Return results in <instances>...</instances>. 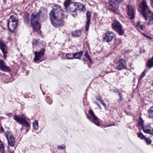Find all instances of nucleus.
Listing matches in <instances>:
<instances>
[{
  "label": "nucleus",
  "instance_id": "obj_1",
  "mask_svg": "<svg viewBox=\"0 0 153 153\" xmlns=\"http://www.w3.org/2000/svg\"><path fill=\"white\" fill-rule=\"evenodd\" d=\"M40 19L39 14L38 13H33L32 14L31 23L34 29L38 31L41 28V25L38 21Z\"/></svg>",
  "mask_w": 153,
  "mask_h": 153
},
{
  "label": "nucleus",
  "instance_id": "obj_2",
  "mask_svg": "<svg viewBox=\"0 0 153 153\" xmlns=\"http://www.w3.org/2000/svg\"><path fill=\"white\" fill-rule=\"evenodd\" d=\"M138 5L140 8V12L146 21L149 14L151 13V10L146 2L144 1L139 4Z\"/></svg>",
  "mask_w": 153,
  "mask_h": 153
},
{
  "label": "nucleus",
  "instance_id": "obj_3",
  "mask_svg": "<svg viewBox=\"0 0 153 153\" xmlns=\"http://www.w3.org/2000/svg\"><path fill=\"white\" fill-rule=\"evenodd\" d=\"M64 5L65 11L70 13L74 17L77 16V12L75 10L74 4H71L70 0H66L64 3Z\"/></svg>",
  "mask_w": 153,
  "mask_h": 153
},
{
  "label": "nucleus",
  "instance_id": "obj_4",
  "mask_svg": "<svg viewBox=\"0 0 153 153\" xmlns=\"http://www.w3.org/2000/svg\"><path fill=\"white\" fill-rule=\"evenodd\" d=\"M18 21L16 15H12L7 23V27L10 31H13L16 28Z\"/></svg>",
  "mask_w": 153,
  "mask_h": 153
},
{
  "label": "nucleus",
  "instance_id": "obj_5",
  "mask_svg": "<svg viewBox=\"0 0 153 153\" xmlns=\"http://www.w3.org/2000/svg\"><path fill=\"white\" fill-rule=\"evenodd\" d=\"M61 11L62 9L59 5H55L53 9L50 13V19L52 20L55 19V18H58L59 14H61Z\"/></svg>",
  "mask_w": 153,
  "mask_h": 153
},
{
  "label": "nucleus",
  "instance_id": "obj_6",
  "mask_svg": "<svg viewBox=\"0 0 153 153\" xmlns=\"http://www.w3.org/2000/svg\"><path fill=\"white\" fill-rule=\"evenodd\" d=\"M88 119L98 126H99L100 123L97 117L95 115L93 111L91 110L88 111V114H87Z\"/></svg>",
  "mask_w": 153,
  "mask_h": 153
},
{
  "label": "nucleus",
  "instance_id": "obj_7",
  "mask_svg": "<svg viewBox=\"0 0 153 153\" xmlns=\"http://www.w3.org/2000/svg\"><path fill=\"white\" fill-rule=\"evenodd\" d=\"M112 28L116 31L119 35H122L124 33V31L122 29V26L117 20H115L112 24Z\"/></svg>",
  "mask_w": 153,
  "mask_h": 153
},
{
  "label": "nucleus",
  "instance_id": "obj_8",
  "mask_svg": "<svg viewBox=\"0 0 153 153\" xmlns=\"http://www.w3.org/2000/svg\"><path fill=\"white\" fill-rule=\"evenodd\" d=\"M5 134L9 145L10 146L13 147L15 143L13 134L10 131H6Z\"/></svg>",
  "mask_w": 153,
  "mask_h": 153
},
{
  "label": "nucleus",
  "instance_id": "obj_9",
  "mask_svg": "<svg viewBox=\"0 0 153 153\" xmlns=\"http://www.w3.org/2000/svg\"><path fill=\"white\" fill-rule=\"evenodd\" d=\"M45 48H41L39 51H35L34 52L35 55L33 60L35 62H36L39 60L42 57H43L44 55Z\"/></svg>",
  "mask_w": 153,
  "mask_h": 153
},
{
  "label": "nucleus",
  "instance_id": "obj_10",
  "mask_svg": "<svg viewBox=\"0 0 153 153\" xmlns=\"http://www.w3.org/2000/svg\"><path fill=\"white\" fill-rule=\"evenodd\" d=\"M123 0H111L109 2V4L111 6V10L113 12H115L118 9L117 4L121 2Z\"/></svg>",
  "mask_w": 153,
  "mask_h": 153
},
{
  "label": "nucleus",
  "instance_id": "obj_11",
  "mask_svg": "<svg viewBox=\"0 0 153 153\" xmlns=\"http://www.w3.org/2000/svg\"><path fill=\"white\" fill-rule=\"evenodd\" d=\"M115 34L112 32L107 33L105 36L102 38V40L104 42H109L111 41L113 39H116Z\"/></svg>",
  "mask_w": 153,
  "mask_h": 153
},
{
  "label": "nucleus",
  "instance_id": "obj_12",
  "mask_svg": "<svg viewBox=\"0 0 153 153\" xmlns=\"http://www.w3.org/2000/svg\"><path fill=\"white\" fill-rule=\"evenodd\" d=\"M75 10L78 11L79 13H83L85 11L86 8L85 5L81 3H76L74 4Z\"/></svg>",
  "mask_w": 153,
  "mask_h": 153
},
{
  "label": "nucleus",
  "instance_id": "obj_13",
  "mask_svg": "<svg viewBox=\"0 0 153 153\" xmlns=\"http://www.w3.org/2000/svg\"><path fill=\"white\" fill-rule=\"evenodd\" d=\"M126 64L125 60L123 59H120L117 62L116 69L120 71L126 68Z\"/></svg>",
  "mask_w": 153,
  "mask_h": 153
},
{
  "label": "nucleus",
  "instance_id": "obj_14",
  "mask_svg": "<svg viewBox=\"0 0 153 153\" xmlns=\"http://www.w3.org/2000/svg\"><path fill=\"white\" fill-rule=\"evenodd\" d=\"M0 69L4 72H9L11 70L10 68L7 66L3 60H0Z\"/></svg>",
  "mask_w": 153,
  "mask_h": 153
},
{
  "label": "nucleus",
  "instance_id": "obj_15",
  "mask_svg": "<svg viewBox=\"0 0 153 153\" xmlns=\"http://www.w3.org/2000/svg\"><path fill=\"white\" fill-rule=\"evenodd\" d=\"M57 18H55L54 19L50 20L52 25L55 27H57L59 26H62L63 25V22L61 19L57 20Z\"/></svg>",
  "mask_w": 153,
  "mask_h": 153
},
{
  "label": "nucleus",
  "instance_id": "obj_16",
  "mask_svg": "<svg viewBox=\"0 0 153 153\" xmlns=\"http://www.w3.org/2000/svg\"><path fill=\"white\" fill-rule=\"evenodd\" d=\"M128 11L127 14L129 18L132 20L134 18V9L132 6L128 5L127 6Z\"/></svg>",
  "mask_w": 153,
  "mask_h": 153
},
{
  "label": "nucleus",
  "instance_id": "obj_17",
  "mask_svg": "<svg viewBox=\"0 0 153 153\" xmlns=\"http://www.w3.org/2000/svg\"><path fill=\"white\" fill-rule=\"evenodd\" d=\"M143 131L146 133H149L153 135V128L150 125H147L141 127Z\"/></svg>",
  "mask_w": 153,
  "mask_h": 153
},
{
  "label": "nucleus",
  "instance_id": "obj_18",
  "mask_svg": "<svg viewBox=\"0 0 153 153\" xmlns=\"http://www.w3.org/2000/svg\"><path fill=\"white\" fill-rule=\"evenodd\" d=\"M91 17V13L90 12L88 11L86 13V19L87 21L86 22V25L85 26V30L87 31L88 30L90 23V20Z\"/></svg>",
  "mask_w": 153,
  "mask_h": 153
},
{
  "label": "nucleus",
  "instance_id": "obj_19",
  "mask_svg": "<svg viewBox=\"0 0 153 153\" xmlns=\"http://www.w3.org/2000/svg\"><path fill=\"white\" fill-rule=\"evenodd\" d=\"M14 119L18 122L26 120L27 119L26 116L24 114H22L20 117H19L16 115H14Z\"/></svg>",
  "mask_w": 153,
  "mask_h": 153
},
{
  "label": "nucleus",
  "instance_id": "obj_20",
  "mask_svg": "<svg viewBox=\"0 0 153 153\" xmlns=\"http://www.w3.org/2000/svg\"><path fill=\"white\" fill-rule=\"evenodd\" d=\"M144 120L141 117H140L138 118V124L136 125L137 126L140 128H141L143 127L144 125Z\"/></svg>",
  "mask_w": 153,
  "mask_h": 153
},
{
  "label": "nucleus",
  "instance_id": "obj_21",
  "mask_svg": "<svg viewBox=\"0 0 153 153\" xmlns=\"http://www.w3.org/2000/svg\"><path fill=\"white\" fill-rule=\"evenodd\" d=\"M82 32L80 30H76L73 32L71 34L74 37H79L81 35Z\"/></svg>",
  "mask_w": 153,
  "mask_h": 153
},
{
  "label": "nucleus",
  "instance_id": "obj_22",
  "mask_svg": "<svg viewBox=\"0 0 153 153\" xmlns=\"http://www.w3.org/2000/svg\"><path fill=\"white\" fill-rule=\"evenodd\" d=\"M83 53V51H81L79 52L73 53L74 58L80 59Z\"/></svg>",
  "mask_w": 153,
  "mask_h": 153
},
{
  "label": "nucleus",
  "instance_id": "obj_23",
  "mask_svg": "<svg viewBox=\"0 0 153 153\" xmlns=\"http://www.w3.org/2000/svg\"><path fill=\"white\" fill-rule=\"evenodd\" d=\"M149 118L153 119V107H151L148 111Z\"/></svg>",
  "mask_w": 153,
  "mask_h": 153
},
{
  "label": "nucleus",
  "instance_id": "obj_24",
  "mask_svg": "<svg viewBox=\"0 0 153 153\" xmlns=\"http://www.w3.org/2000/svg\"><path fill=\"white\" fill-rule=\"evenodd\" d=\"M146 65L147 67L149 68L153 67V56L151 59L148 61Z\"/></svg>",
  "mask_w": 153,
  "mask_h": 153
},
{
  "label": "nucleus",
  "instance_id": "obj_25",
  "mask_svg": "<svg viewBox=\"0 0 153 153\" xmlns=\"http://www.w3.org/2000/svg\"><path fill=\"white\" fill-rule=\"evenodd\" d=\"M18 123L22 125L23 126L29 128L30 126L29 123L26 121V120L20 121Z\"/></svg>",
  "mask_w": 153,
  "mask_h": 153
},
{
  "label": "nucleus",
  "instance_id": "obj_26",
  "mask_svg": "<svg viewBox=\"0 0 153 153\" xmlns=\"http://www.w3.org/2000/svg\"><path fill=\"white\" fill-rule=\"evenodd\" d=\"M149 14L150 15L149 16V20L148 24L149 25H153V12Z\"/></svg>",
  "mask_w": 153,
  "mask_h": 153
},
{
  "label": "nucleus",
  "instance_id": "obj_27",
  "mask_svg": "<svg viewBox=\"0 0 153 153\" xmlns=\"http://www.w3.org/2000/svg\"><path fill=\"white\" fill-rule=\"evenodd\" d=\"M33 128L36 130H37L38 128V121L35 120L33 123Z\"/></svg>",
  "mask_w": 153,
  "mask_h": 153
},
{
  "label": "nucleus",
  "instance_id": "obj_28",
  "mask_svg": "<svg viewBox=\"0 0 153 153\" xmlns=\"http://www.w3.org/2000/svg\"><path fill=\"white\" fill-rule=\"evenodd\" d=\"M137 137L142 140H144L146 139V137L144 135L142 132H140L137 134Z\"/></svg>",
  "mask_w": 153,
  "mask_h": 153
},
{
  "label": "nucleus",
  "instance_id": "obj_29",
  "mask_svg": "<svg viewBox=\"0 0 153 153\" xmlns=\"http://www.w3.org/2000/svg\"><path fill=\"white\" fill-rule=\"evenodd\" d=\"M84 56L89 61L90 63V64H91L92 63L91 60L89 56V54L88 53V51H85V54H84Z\"/></svg>",
  "mask_w": 153,
  "mask_h": 153
},
{
  "label": "nucleus",
  "instance_id": "obj_30",
  "mask_svg": "<svg viewBox=\"0 0 153 153\" xmlns=\"http://www.w3.org/2000/svg\"><path fill=\"white\" fill-rule=\"evenodd\" d=\"M24 19L25 22L27 23L28 24H29V22L28 15H25L24 17Z\"/></svg>",
  "mask_w": 153,
  "mask_h": 153
},
{
  "label": "nucleus",
  "instance_id": "obj_31",
  "mask_svg": "<svg viewBox=\"0 0 153 153\" xmlns=\"http://www.w3.org/2000/svg\"><path fill=\"white\" fill-rule=\"evenodd\" d=\"M73 54L69 53L66 55V58L68 59H74Z\"/></svg>",
  "mask_w": 153,
  "mask_h": 153
},
{
  "label": "nucleus",
  "instance_id": "obj_32",
  "mask_svg": "<svg viewBox=\"0 0 153 153\" xmlns=\"http://www.w3.org/2000/svg\"><path fill=\"white\" fill-rule=\"evenodd\" d=\"M65 147V146L63 144L61 145H58L57 146V149L60 150L64 149Z\"/></svg>",
  "mask_w": 153,
  "mask_h": 153
},
{
  "label": "nucleus",
  "instance_id": "obj_33",
  "mask_svg": "<svg viewBox=\"0 0 153 153\" xmlns=\"http://www.w3.org/2000/svg\"><path fill=\"white\" fill-rule=\"evenodd\" d=\"M147 72V70L145 69L142 73V74L140 76V79H142L144 76L146 74Z\"/></svg>",
  "mask_w": 153,
  "mask_h": 153
},
{
  "label": "nucleus",
  "instance_id": "obj_34",
  "mask_svg": "<svg viewBox=\"0 0 153 153\" xmlns=\"http://www.w3.org/2000/svg\"><path fill=\"white\" fill-rule=\"evenodd\" d=\"M6 47L5 44L1 40H0V48H4Z\"/></svg>",
  "mask_w": 153,
  "mask_h": 153
},
{
  "label": "nucleus",
  "instance_id": "obj_35",
  "mask_svg": "<svg viewBox=\"0 0 153 153\" xmlns=\"http://www.w3.org/2000/svg\"><path fill=\"white\" fill-rule=\"evenodd\" d=\"M47 102L49 104H51L52 102V100L49 97H47Z\"/></svg>",
  "mask_w": 153,
  "mask_h": 153
},
{
  "label": "nucleus",
  "instance_id": "obj_36",
  "mask_svg": "<svg viewBox=\"0 0 153 153\" xmlns=\"http://www.w3.org/2000/svg\"><path fill=\"white\" fill-rule=\"evenodd\" d=\"M144 140H146V142L147 144L148 145L150 144L151 143V140L149 138H146V139H144Z\"/></svg>",
  "mask_w": 153,
  "mask_h": 153
},
{
  "label": "nucleus",
  "instance_id": "obj_37",
  "mask_svg": "<svg viewBox=\"0 0 153 153\" xmlns=\"http://www.w3.org/2000/svg\"><path fill=\"white\" fill-rule=\"evenodd\" d=\"M39 40H36V39H34L32 41V44L33 45H37L38 44L39 42Z\"/></svg>",
  "mask_w": 153,
  "mask_h": 153
},
{
  "label": "nucleus",
  "instance_id": "obj_38",
  "mask_svg": "<svg viewBox=\"0 0 153 153\" xmlns=\"http://www.w3.org/2000/svg\"><path fill=\"white\" fill-rule=\"evenodd\" d=\"M142 34L143 35H144L145 36V37H146V38H147L148 39H149L150 40H151V41L153 40V38L147 35H146L144 33H143Z\"/></svg>",
  "mask_w": 153,
  "mask_h": 153
},
{
  "label": "nucleus",
  "instance_id": "obj_39",
  "mask_svg": "<svg viewBox=\"0 0 153 153\" xmlns=\"http://www.w3.org/2000/svg\"><path fill=\"white\" fill-rule=\"evenodd\" d=\"M96 99L100 102L102 101L101 97L99 95L96 96L95 97Z\"/></svg>",
  "mask_w": 153,
  "mask_h": 153
},
{
  "label": "nucleus",
  "instance_id": "obj_40",
  "mask_svg": "<svg viewBox=\"0 0 153 153\" xmlns=\"http://www.w3.org/2000/svg\"><path fill=\"white\" fill-rule=\"evenodd\" d=\"M118 94L120 97V98L118 100V101L120 102L123 100V96L120 92H118Z\"/></svg>",
  "mask_w": 153,
  "mask_h": 153
},
{
  "label": "nucleus",
  "instance_id": "obj_41",
  "mask_svg": "<svg viewBox=\"0 0 153 153\" xmlns=\"http://www.w3.org/2000/svg\"><path fill=\"white\" fill-rule=\"evenodd\" d=\"M3 55L6 54L7 53V51L5 50V48H0Z\"/></svg>",
  "mask_w": 153,
  "mask_h": 153
},
{
  "label": "nucleus",
  "instance_id": "obj_42",
  "mask_svg": "<svg viewBox=\"0 0 153 153\" xmlns=\"http://www.w3.org/2000/svg\"><path fill=\"white\" fill-rule=\"evenodd\" d=\"M141 25V22L140 21H138L137 22L136 26V28L137 29H139V26H140Z\"/></svg>",
  "mask_w": 153,
  "mask_h": 153
},
{
  "label": "nucleus",
  "instance_id": "obj_43",
  "mask_svg": "<svg viewBox=\"0 0 153 153\" xmlns=\"http://www.w3.org/2000/svg\"><path fill=\"white\" fill-rule=\"evenodd\" d=\"M128 125L129 128L131 129H132L134 127L133 123H129Z\"/></svg>",
  "mask_w": 153,
  "mask_h": 153
},
{
  "label": "nucleus",
  "instance_id": "obj_44",
  "mask_svg": "<svg viewBox=\"0 0 153 153\" xmlns=\"http://www.w3.org/2000/svg\"><path fill=\"white\" fill-rule=\"evenodd\" d=\"M143 26L142 25H140V26H139V29H138V30H143Z\"/></svg>",
  "mask_w": 153,
  "mask_h": 153
},
{
  "label": "nucleus",
  "instance_id": "obj_45",
  "mask_svg": "<svg viewBox=\"0 0 153 153\" xmlns=\"http://www.w3.org/2000/svg\"><path fill=\"white\" fill-rule=\"evenodd\" d=\"M94 103L97 105V106L100 109H101V107L100 105L98 103H97V102H94Z\"/></svg>",
  "mask_w": 153,
  "mask_h": 153
},
{
  "label": "nucleus",
  "instance_id": "obj_46",
  "mask_svg": "<svg viewBox=\"0 0 153 153\" xmlns=\"http://www.w3.org/2000/svg\"><path fill=\"white\" fill-rule=\"evenodd\" d=\"M100 102L101 103V104L105 108L106 105L102 101V100L101 101H100Z\"/></svg>",
  "mask_w": 153,
  "mask_h": 153
},
{
  "label": "nucleus",
  "instance_id": "obj_47",
  "mask_svg": "<svg viewBox=\"0 0 153 153\" xmlns=\"http://www.w3.org/2000/svg\"><path fill=\"white\" fill-rule=\"evenodd\" d=\"M114 92L115 93H117L118 94V92H119V91L117 90H114Z\"/></svg>",
  "mask_w": 153,
  "mask_h": 153
},
{
  "label": "nucleus",
  "instance_id": "obj_48",
  "mask_svg": "<svg viewBox=\"0 0 153 153\" xmlns=\"http://www.w3.org/2000/svg\"><path fill=\"white\" fill-rule=\"evenodd\" d=\"M150 1L153 7V0H150Z\"/></svg>",
  "mask_w": 153,
  "mask_h": 153
},
{
  "label": "nucleus",
  "instance_id": "obj_49",
  "mask_svg": "<svg viewBox=\"0 0 153 153\" xmlns=\"http://www.w3.org/2000/svg\"><path fill=\"white\" fill-rule=\"evenodd\" d=\"M3 56H4V59H5L6 58H7V56L6 55V54H4V55H3Z\"/></svg>",
  "mask_w": 153,
  "mask_h": 153
},
{
  "label": "nucleus",
  "instance_id": "obj_50",
  "mask_svg": "<svg viewBox=\"0 0 153 153\" xmlns=\"http://www.w3.org/2000/svg\"><path fill=\"white\" fill-rule=\"evenodd\" d=\"M144 51V50H143V48H141V49H140V53H142L141 51Z\"/></svg>",
  "mask_w": 153,
  "mask_h": 153
},
{
  "label": "nucleus",
  "instance_id": "obj_51",
  "mask_svg": "<svg viewBox=\"0 0 153 153\" xmlns=\"http://www.w3.org/2000/svg\"><path fill=\"white\" fill-rule=\"evenodd\" d=\"M7 0H3V2L4 3H5L6 1Z\"/></svg>",
  "mask_w": 153,
  "mask_h": 153
},
{
  "label": "nucleus",
  "instance_id": "obj_52",
  "mask_svg": "<svg viewBox=\"0 0 153 153\" xmlns=\"http://www.w3.org/2000/svg\"><path fill=\"white\" fill-rule=\"evenodd\" d=\"M22 129H23V128H21V130H22Z\"/></svg>",
  "mask_w": 153,
  "mask_h": 153
},
{
  "label": "nucleus",
  "instance_id": "obj_53",
  "mask_svg": "<svg viewBox=\"0 0 153 153\" xmlns=\"http://www.w3.org/2000/svg\"><path fill=\"white\" fill-rule=\"evenodd\" d=\"M152 85L153 86V82L152 83Z\"/></svg>",
  "mask_w": 153,
  "mask_h": 153
},
{
  "label": "nucleus",
  "instance_id": "obj_54",
  "mask_svg": "<svg viewBox=\"0 0 153 153\" xmlns=\"http://www.w3.org/2000/svg\"><path fill=\"white\" fill-rule=\"evenodd\" d=\"M27 131H28V130H27V131H26V133Z\"/></svg>",
  "mask_w": 153,
  "mask_h": 153
},
{
  "label": "nucleus",
  "instance_id": "obj_55",
  "mask_svg": "<svg viewBox=\"0 0 153 153\" xmlns=\"http://www.w3.org/2000/svg\"><path fill=\"white\" fill-rule=\"evenodd\" d=\"M43 93V95L45 94L44 93Z\"/></svg>",
  "mask_w": 153,
  "mask_h": 153
}]
</instances>
